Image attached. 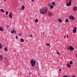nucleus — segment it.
I'll return each instance as SVG.
<instances>
[{"label": "nucleus", "instance_id": "bb28decb", "mask_svg": "<svg viewBox=\"0 0 77 77\" xmlns=\"http://www.w3.org/2000/svg\"><path fill=\"white\" fill-rule=\"evenodd\" d=\"M21 35H22V34H21V33H20L18 34V35L19 36H21Z\"/></svg>", "mask_w": 77, "mask_h": 77}, {"label": "nucleus", "instance_id": "f257e3e1", "mask_svg": "<svg viewBox=\"0 0 77 77\" xmlns=\"http://www.w3.org/2000/svg\"><path fill=\"white\" fill-rule=\"evenodd\" d=\"M48 11V8L45 7L41 9L40 11V12L42 14H45Z\"/></svg>", "mask_w": 77, "mask_h": 77}, {"label": "nucleus", "instance_id": "a878e982", "mask_svg": "<svg viewBox=\"0 0 77 77\" xmlns=\"http://www.w3.org/2000/svg\"><path fill=\"white\" fill-rule=\"evenodd\" d=\"M52 4L53 6H54V5H55V3H54V2H52Z\"/></svg>", "mask_w": 77, "mask_h": 77}, {"label": "nucleus", "instance_id": "1a4fd4ad", "mask_svg": "<svg viewBox=\"0 0 77 77\" xmlns=\"http://www.w3.org/2000/svg\"><path fill=\"white\" fill-rule=\"evenodd\" d=\"M11 32L12 33H14L15 34H16V30L15 29H14L12 31H11Z\"/></svg>", "mask_w": 77, "mask_h": 77}, {"label": "nucleus", "instance_id": "c85d7f7f", "mask_svg": "<svg viewBox=\"0 0 77 77\" xmlns=\"http://www.w3.org/2000/svg\"><path fill=\"white\" fill-rule=\"evenodd\" d=\"M70 64L71 65H72V61H70Z\"/></svg>", "mask_w": 77, "mask_h": 77}, {"label": "nucleus", "instance_id": "7ed1b4c3", "mask_svg": "<svg viewBox=\"0 0 77 77\" xmlns=\"http://www.w3.org/2000/svg\"><path fill=\"white\" fill-rule=\"evenodd\" d=\"M69 18L70 20H74L75 19V18L74 17V16H70L69 17Z\"/></svg>", "mask_w": 77, "mask_h": 77}, {"label": "nucleus", "instance_id": "72a5a7b5", "mask_svg": "<svg viewBox=\"0 0 77 77\" xmlns=\"http://www.w3.org/2000/svg\"><path fill=\"white\" fill-rule=\"evenodd\" d=\"M16 39H18V36H16Z\"/></svg>", "mask_w": 77, "mask_h": 77}, {"label": "nucleus", "instance_id": "a19ab883", "mask_svg": "<svg viewBox=\"0 0 77 77\" xmlns=\"http://www.w3.org/2000/svg\"><path fill=\"white\" fill-rule=\"evenodd\" d=\"M6 1V0H4V1L5 2Z\"/></svg>", "mask_w": 77, "mask_h": 77}, {"label": "nucleus", "instance_id": "c03bdc74", "mask_svg": "<svg viewBox=\"0 0 77 77\" xmlns=\"http://www.w3.org/2000/svg\"><path fill=\"white\" fill-rule=\"evenodd\" d=\"M57 41H58V40H57Z\"/></svg>", "mask_w": 77, "mask_h": 77}, {"label": "nucleus", "instance_id": "f8f14e48", "mask_svg": "<svg viewBox=\"0 0 77 77\" xmlns=\"http://www.w3.org/2000/svg\"><path fill=\"white\" fill-rule=\"evenodd\" d=\"M20 41L21 42H24V40L23 38H21L20 39Z\"/></svg>", "mask_w": 77, "mask_h": 77}, {"label": "nucleus", "instance_id": "a211bd4d", "mask_svg": "<svg viewBox=\"0 0 77 77\" xmlns=\"http://www.w3.org/2000/svg\"><path fill=\"white\" fill-rule=\"evenodd\" d=\"M0 11L1 12H3V13H4V11L3 10V9H0Z\"/></svg>", "mask_w": 77, "mask_h": 77}, {"label": "nucleus", "instance_id": "4468645a", "mask_svg": "<svg viewBox=\"0 0 77 77\" xmlns=\"http://www.w3.org/2000/svg\"><path fill=\"white\" fill-rule=\"evenodd\" d=\"M67 66L69 68H71V65H70V64L69 63H68L67 64Z\"/></svg>", "mask_w": 77, "mask_h": 77}, {"label": "nucleus", "instance_id": "6e6552de", "mask_svg": "<svg viewBox=\"0 0 77 77\" xmlns=\"http://www.w3.org/2000/svg\"><path fill=\"white\" fill-rule=\"evenodd\" d=\"M13 14L12 13H10L9 15V17L10 18H12Z\"/></svg>", "mask_w": 77, "mask_h": 77}, {"label": "nucleus", "instance_id": "c9c22d12", "mask_svg": "<svg viewBox=\"0 0 77 77\" xmlns=\"http://www.w3.org/2000/svg\"><path fill=\"white\" fill-rule=\"evenodd\" d=\"M61 69H59V71H61Z\"/></svg>", "mask_w": 77, "mask_h": 77}, {"label": "nucleus", "instance_id": "e433bc0d", "mask_svg": "<svg viewBox=\"0 0 77 77\" xmlns=\"http://www.w3.org/2000/svg\"><path fill=\"white\" fill-rule=\"evenodd\" d=\"M66 35H64V38H65Z\"/></svg>", "mask_w": 77, "mask_h": 77}, {"label": "nucleus", "instance_id": "2f4dec72", "mask_svg": "<svg viewBox=\"0 0 77 77\" xmlns=\"http://www.w3.org/2000/svg\"><path fill=\"white\" fill-rule=\"evenodd\" d=\"M6 27H7V28H8V27H9V25H7L6 26Z\"/></svg>", "mask_w": 77, "mask_h": 77}, {"label": "nucleus", "instance_id": "b1692460", "mask_svg": "<svg viewBox=\"0 0 77 77\" xmlns=\"http://www.w3.org/2000/svg\"><path fill=\"white\" fill-rule=\"evenodd\" d=\"M0 48H2V45L1 44V43H0Z\"/></svg>", "mask_w": 77, "mask_h": 77}, {"label": "nucleus", "instance_id": "4be33fe9", "mask_svg": "<svg viewBox=\"0 0 77 77\" xmlns=\"http://www.w3.org/2000/svg\"><path fill=\"white\" fill-rule=\"evenodd\" d=\"M5 51H8V49H7V48H6V47L5 48Z\"/></svg>", "mask_w": 77, "mask_h": 77}, {"label": "nucleus", "instance_id": "79ce46f5", "mask_svg": "<svg viewBox=\"0 0 77 77\" xmlns=\"http://www.w3.org/2000/svg\"><path fill=\"white\" fill-rule=\"evenodd\" d=\"M43 34H44V33H43Z\"/></svg>", "mask_w": 77, "mask_h": 77}, {"label": "nucleus", "instance_id": "20e7f679", "mask_svg": "<svg viewBox=\"0 0 77 77\" xmlns=\"http://www.w3.org/2000/svg\"><path fill=\"white\" fill-rule=\"evenodd\" d=\"M48 15L49 17H51V16L53 15V13L50 11H49L48 13Z\"/></svg>", "mask_w": 77, "mask_h": 77}, {"label": "nucleus", "instance_id": "ddd939ff", "mask_svg": "<svg viewBox=\"0 0 77 77\" xmlns=\"http://www.w3.org/2000/svg\"><path fill=\"white\" fill-rule=\"evenodd\" d=\"M0 31H1V32H3L4 31V29L2 27H0Z\"/></svg>", "mask_w": 77, "mask_h": 77}, {"label": "nucleus", "instance_id": "412c9836", "mask_svg": "<svg viewBox=\"0 0 77 77\" xmlns=\"http://www.w3.org/2000/svg\"><path fill=\"white\" fill-rule=\"evenodd\" d=\"M51 5V4L48 3V6L49 7H50Z\"/></svg>", "mask_w": 77, "mask_h": 77}, {"label": "nucleus", "instance_id": "6ab92c4d", "mask_svg": "<svg viewBox=\"0 0 77 77\" xmlns=\"http://www.w3.org/2000/svg\"><path fill=\"white\" fill-rule=\"evenodd\" d=\"M65 22L66 23H68L69 22V20H68V19H66Z\"/></svg>", "mask_w": 77, "mask_h": 77}, {"label": "nucleus", "instance_id": "2eb2a0df", "mask_svg": "<svg viewBox=\"0 0 77 77\" xmlns=\"http://www.w3.org/2000/svg\"><path fill=\"white\" fill-rule=\"evenodd\" d=\"M35 23H38V19H36L35 20Z\"/></svg>", "mask_w": 77, "mask_h": 77}, {"label": "nucleus", "instance_id": "0eeeda50", "mask_svg": "<svg viewBox=\"0 0 77 77\" xmlns=\"http://www.w3.org/2000/svg\"><path fill=\"white\" fill-rule=\"evenodd\" d=\"M73 11H77V6H75L73 8Z\"/></svg>", "mask_w": 77, "mask_h": 77}, {"label": "nucleus", "instance_id": "9d476101", "mask_svg": "<svg viewBox=\"0 0 77 77\" xmlns=\"http://www.w3.org/2000/svg\"><path fill=\"white\" fill-rule=\"evenodd\" d=\"M71 2H69L67 4H66V5L67 6H71Z\"/></svg>", "mask_w": 77, "mask_h": 77}, {"label": "nucleus", "instance_id": "ea45409f", "mask_svg": "<svg viewBox=\"0 0 77 77\" xmlns=\"http://www.w3.org/2000/svg\"><path fill=\"white\" fill-rule=\"evenodd\" d=\"M67 37H68V35H67Z\"/></svg>", "mask_w": 77, "mask_h": 77}, {"label": "nucleus", "instance_id": "58836bf2", "mask_svg": "<svg viewBox=\"0 0 77 77\" xmlns=\"http://www.w3.org/2000/svg\"><path fill=\"white\" fill-rule=\"evenodd\" d=\"M29 74H31V73L30 72L29 73Z\"/></svg>", "mask_w": 77, "mask_h": 77}, {"label": "nucleus", "instance_id": "473e14b6", "mask_svg": "<svg viewBox=\"0 0 77 77\" xmlns=\"http://www.w3.org/2000/svg\"><path fill=\"white\" fill-rule=\"evenodd\" d=\"M69 2H72V0H69Z\"/></svg>", "mask_w": 77, "mask_h": 77}, {"label": "nucleus", "instance_id": "5701e85b", "mask_svg": "<svg viewBox=\"0 0 77 77\" xmlns=\"http://www.w3.org/2000/svg\"><path fill=\"white\" fill-rule=\"evenodd\" d=\"M50 8L51 9H53L54 7H53V5H51L50 7Z\"/></svg>", "mask_w": 77, "mask_h": 77}, {"label": "nucleus", "instance_id": "f3484780", "mask_svg": "<svg viewBox=\"0 0 77 77\" xmlns=\"http://www.w3.org/2000/svg\"><path fill=\"white\" fill-rule=\"evenodd\" d=\"M58 21L60 23H62V19H58Z\"/></svg>", "mask_w": 77, "mask_h": 77}, {"label": "nucleus", "instance_id": "dca6fc26", "mask_svg": "<svg viewBox=\"0 0 77 77\" xmlns=\"http://www.w3.org/2000/svg\"><path fill=\"white\" fill-rule=\"evenodd\" d=\"M0 59L1 60H3V56L2 55H0Z\"/></svg>", "mask_w": 77, "mask_h": 77}, {"label": "nucleus", "instance_id": "423d86ee", "mask_svg": "<svg viewBox=\"0 0 77 77\" xmlns=\"http://www.w3.org/2000/svg\"><path fill=\"white\" fill-rule=\"evenodd\" d=\"M77 28L75 27L73 29V33H76L77 32Z\"/></svg>", "mask_w": 77, "mask_h": 77}, {"label": "nucleus", "instance_id": "cd10ccee", "mask_svg": "<svg viewBox=\"0 0 77 77\" xmlns=\"http://www.w3.org/2000/svg\"><path fill=\"white\" fill-rule=\"evenodd\" d=\"M57 54H58V55H59V54H60V53L58 52H57Z\"/></svg>", "mask_w": 77, "mask_h": 77}, {"label": "nucleus", "instance_id": "39448f33", "mask_svg": "<svg viewBox=\"0 0 77 77\" xmlns=\"http://www.w3.org/2000/svg\"><path fill=\"white\" fill-rule=\"evenodd\" d=\"M74 49V48H73V47H72L71 46H70L69 47V49L70 50V51H72V50H73Z\"/></svg>", "mask_w": 77, "mask_h": 77}, {"label": "nucleus", "instance_id": "9b49d317", "mask_svg": "<svg viewBox=\"0 0 77 77\" xmlns=\"http://www.w3.org/2000/svg\"><path fill=\"white\" fill-rule=\"evenodd\" d=\"M25 9V6L23 5L21 8V10H24Z\"/></svg>", "mask_w": 77, "mask_h": 77}, {"label": "nucleus", "instance_id": "4c0bfd02", "mask_svg": "<svg viewBox=\"0 0 77 77\" xmlns=\"http://www.w3.org/2000/svg\"><path fill=\"white\" fill-rule=\"evenodd\" d=\"M76 57L77 58V54H76Z\"/></svg>", "mask_w": 77, "mask_h": 77}, {"label": "nucleus", "instance_id": "c756f323", "mask_svg": "<svg viewBox=\"0 0 77 77\" xmlns=\"http://www.w3.org/2000/svg\"><path fill=\"white\" fill-rule=\"evenodd\" d=\"M63 77H70V76H69L68 77V76H67V75H64V76H63Z\"/></svg>", "mask_w": 77, "mask_h": 77}, {"label": "nucleus", "instance_id": "aec40b11", "mask_svg": "<svg viewBox=\"0 0 77 77\" xmlns=\"http://www.w3.org/2000/svg\"><path fill=\"white\" fill-rule=\"evenodd\" d=\"M33 35L32 34H30L29 35V37L30 38H32L33 37Z\"/></svg>", "mask_w": 77, "mask_h": 77}, {"label": "nucleus", "instance_id": "f03ea898", "mask_svg": "<svg viewBox=\"0 0 77 77\" xmlns=\"http://www.w3.org/2000/svg\"><path fill=\"white\" fill-rule=\"evenodd\" d=\"M32 66L33 67L35 65V63H36V60L32 59L31 61L30 62Z\"/></svg>", "mask_w": 77, "mask_h": 77}, {"label": "nucleus", "instance_id": "7c9ffc66", "mask_svg": "<svg viewBox=\"0 0 77 77\" xmlns=\"http://www.w3.org/2000/svg\"><path fill=\"white\" fill-rule=\"evenodd\" d=\"M46 45H48V46H49V45H50V44H47V43H46Z\"/></svg>", "mask_w": 77, "mask_h": 77}, {"label": "nucleus", "instance_id": "f704fd0d", "mask_svg": "<svg viewBox=\"0 0 77 77\" xmlns=\"http://www.w3.org/2000/svg\"><path fill=\"white\" fill-rule=\"evenodd\" d=\"M34 1H35V0H32V2H34Z\"/></svg>", "mask_w": 77, "mask_h": 77}, {"label": "nucleus", "instance_id": "393cba45", "mask_svg": "<svg viewBox=\"0 0 77 77\" xmlns=\"http://www.w3.org/2000/svg\"><path fill=\"white\" fill-rule=\"evenodd\" d=\"M8 13H9V12H8V11H6V15H8Z\"/></svg>", "mask_w": 77, "mask_h": 77}, {"label": "nucleus", "instance_id": "37998d69", "mask_svg": "<svg viewBox=\"0 0 77 77\" xmlns=\"http://www.w3.org/2000/svg\"><path fill=\"white\" fill-rule=\"evenodd\" d=\"M67 38H68V37H67Z\"/></svg>", "mask_w": 77, "mask_h": 77}]
</instances>
